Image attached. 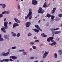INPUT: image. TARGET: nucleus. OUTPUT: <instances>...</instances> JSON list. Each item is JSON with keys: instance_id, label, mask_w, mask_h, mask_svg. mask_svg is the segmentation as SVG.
<instances>
[{"instance_id": "1", "label": "nucleus", "mask_w": 62, "mask_h": 62, "mask_svg": "<svg viewBox=\"0 0 62 62\" xmlns=\"http://www.w3.org/2000/svg\"><path fill=\"white\" fill-rule=\"evenodd\" d=\"M28 17H29V19L30 20H31L32 17V15L28 14L27 16H26L25 17V20H27L28 19Z\"/></svg>"}, {"instance_id": "2", "label": "nucleus", "mask_w": 62, "mask_h": 62, "mask_svg": "<svg viewBox=\"0 0 62 62\" xmlns=\"http://www.w3.org/2000/svg\"><path fill=\"white\" fill-rule=\"evenodd\" d=\"M45 12V11L44 10L42 11V9L41 7H40L39 8V9L38 10V13H43Z\"/></svg>"}, {"instance_id": "3", "label": "nucleus", "mask_w": 62, "mask_h": 62, "mask_svg": "<svg viewBox=\"0 0 62 62\" xmlns=\"http://www.w3.org/2000/svg\"><path fill=\"white\" fill-rule=\"evenodd\" d=\"M49 54V52L48 51H45V53L43 54V58L44 59L45 58L47 55H48V54Z\"/></svg>"}, {"instance_id": "4", "label": "nucleus", "mask_w": 62, "mask_h": 62, "mask_svg": "<svg viewBox=\"0 0 62 62\" xmlns=\"http://www.w3.org/2000/svg\"><path fill=\"white\" fill-rule=\"evenodd\" d=\"M32 5H37L38 4V1L36 0H33L32 1Z\"/></svg>"}, {"instance_id": "5", "label": "nucleus", "mask_w": 62, "mask_h": 62, "mask_svg": "<svg viewBox=\"0 0 62 62\" xmlns=\"http://www.w3.org/2000/svg\"><path fill=\"white\" fill-rule=\"evenodd\" d=\"M8 22H5L4 23V26H5L6 29H7L8 28Z\"/></svg>"}, {"instance_id": "6", "label": "nucleus", "mask_w": 62, "mask_h": 62, "mask_svg": "<svg viewBox=\"0 0 62 62\" xmlns=\"http://www.w3.org/2000/svg\"><path fill=\"white\" fill-rule=\"evenodd\" d=\"M31 24V23L30 22H26L25 24L26 27H29Z\"/></svg>"}, {"instance_id": "7", "label": "nucleus", "mask_w": 62, "mask_h": 62, "mask_svg": "<svg viewBox=\"0 0 62 62\" xmlns=\"http://www.w3.org/2000/svg\"><path fill=\"white\" fill-rule=\"evenodd\" d=\"M9 54V52H8L7 53H2L0 54V55L1 56H2V55H3V56H8Z\"/></svg>"}, {"instance_id": "8", "label": "nucleus", "mask_w": 62, "mask_h": 62, "mask_svg": "<svg viewBox=\"0 0 62 62\" xmlns=\"http://www.w3.org/2000/svg\"><path fill=\"white\" fill-rule=\"evenodd\" d=\"M14 20H15V22H16L17 23H20L21 22V21L19 20H18V19L16 18H14Z\"/></svg>"}, {"instance_id": "9", "label": "nucleus", "mask_w": 62, "mask_h": 62, "mask_svg": "<svg viewBox=\"0 0 62 62\" xmlns=\"http://www.w3.org/2000/svg\"><path fill=\"white\" fill-rule=\"evenodd\" d=\"M10 12V10H8L7 11H4V12H2V14H9Z\"/></svg>"}, {"instance_id": "10", "label": "nucleus", "mask_w": 62, "mask_h": 62, "mask_svg": "<svg viewBox=\"0 0 62 62\" xmlns=\"http://www.w3.org/2000/svg\"><path fill=\"white\" fill-rule=\"evenodd\" d=\"M4 37L6 39L8 40V39H9V36L8 35H7L5 34L4 36Z\"/></svg>"}, {"instance_id": "11", "label": "nucleus", "mask_w": 62, "mask_h": 62, "mask_svg": "<svg viewBox=\"0 0 62 62\" xmlns=\"http://www.w3.org/2000/svg\"><path fill=\"white\" fill-rule=\"evenodd\" d=\"M32 10V9L31 8H29V13L28 14L31 15H32V12L31 11Z\"/></svg>"}, {"instance_id": "12", "label": "nucleus", "mask_w": 62, "mask_h": 62, "mask_svg": "<svg viewBox=\"0 0 62 62\" xmlns=\"http://www.w3.org/2000/svg\"><path fill=\"white\" fill-rule=\"evenodd\" d=\"M10 58H12L13 59H15V60L16 59H17V57L16 56H10Z\"/></svg>"}, {"instance_id": "13", "label": "nucleus", "mask_w": 62, "mask_h": 62, "mask_svg": "<svg viewBox=\"0 0 62 62\" xmlns=\"http://www.w3.org/2000/svg\"><path fill=\"white\" fill-rule=\"evenodd\" d=\"M59 28H57L56 29H53V28H52L50 29L52 31V32L53 34L54 33V32H53V30H59Z\"/></svg>"}, {"instance_id": "14", "label": "nucleus", "mask_w": 62, "mask_h": 62, "mask_svg": "<svg viewBox=\"0 0 62 62\" xmlns=\"http://www.w3.org/2000/svg\"><path fill=\"white\" fill-rule=\"evenodd\" d=\"M19 25L18 23H14L13 25V28H14L15 27H16V26H18Z\"/></svg>"}, {"instance_id": "15", "label": "nucleus", "mask_w": 62, "mask_h": 62, "mask_svg": "<svg viewBox=\"0 0 62 62\" xmlns=\"http://www.w3.org/2000/svg\"><path fill=\"white\" fill-rule=\"evenodd\" d=\"M56 44V43L55 42L53 43L52 44H49V45H51V46H53V45H55Z\"/></svg>"}, {"instance_id": "16", "label": "nucleus", "mask_w": 62, "mask_h": 62, "mask_svg": "<svg viewBox=\"0 0 62 62\" xmlns=\"http://www.w3.org/2000/svg\"><path fill=\"white\" fill-rule=\"evenodd\" d=\"M2 34H0V41H4V39L2 38Z\"/></svg>"}, {"instance_id": "17", "label": "nucleus", "mask_w": 62, "mask_h": 62, "mask_svg": "<svg viewBox=\"0 0 62 62\" xmlns=\"http://www.w3.org/2000/svg\"><path fill=\"white\" fill-rule=\"evenodd\" d=\"M49 39L51 40V42H54V41L53 40L54 39V37H51L49 38Z\"/></svg>"}, {"instance_id": "18", "label": "nucleus", "mask_w": 62, "mask_h": 62, "mask_svg": "<svg viewBox=\"0 0 62 62\" xmlns=\"http://www.w3.org/2000/svg\"><path fill=\"white\" fill-rule=\"evenodd\" d=\"M61 33L60 31H56L54 32V33L55 34L57 35L58 34H59V33Z\"/></svg>"}, {"instance_id": "19", "label": "nucleus", "mask_w": 62, "mask_h": 62, "mask_svg": "<svg viewBox=\"0 0 62 62\" xmlns=\"http://www.w3.org/2000/svg\"><path fill=\"white\" fill-rule=\"evenodd\" d=\"M2 61L3 62H4L3 61H4L5 62H8L9 61V59H4Z\"/></svg>"}, {"instance_id": "20", "label": "nucleus", "mask_w": 62, "mask_h": 62, "mask_svg": "<svg viewBox=\"0 0 62 62\" xmlns=\"http://www.w3.org/2000/svg\"><path fill=\"white\" fill-rule=\"evenodd\" d=\"M58 52L60 55H61V54H62V51L61 50H59L58 51Z\"/></svg>"}, {"instance_id": "21", "label": "nucleus", "mask_w": 62, "mask_h": 62, "mask_svg": "<svg viewBox=\"0 0 62 62\" xmlns=\"http://www.w3.org/2000/svg\"><path fill=\"white\" fill-rule=\"evenodd\" d=\"M11 33L12 34L13 36V37H16V34L13 32H12Z\"/></svg>"}, {"instance_id": "22", "label": "nucleus", "mask_w": 62, "mask_h": 62, "mask_svg": "<svg viewBox=\"0 0 62 62\" xmlns=\"http://www.w3.org/2000/svg\"><path fill=\"white\" fill-rule=\"evenodd\" d=\"M41 36H42V37H47V35H45V34L44 33L41 34Z\"/></svg>"}, {"instance_id": "23", "label": "nucleus", "mask_w": 62, "mask_h": 62, "mask_svg": "<svg viewBox=\"0 0 62 62\" xmlns=\"http://www.w3.org/2000/svg\"><path fill=\"white\" fill-rule=\"evenodd\" d=\"M33 30H34V31H35L36 32H37V33H38L39 32V31L37 29H34Z\"/></svg>"}, {"instance_id": "24", "label": "nucleus", "mask_w": 62, "mask_h": 62, "mask_svg": "<svg viewBox=\"0 0 62 62\" xmlns=\"http://www.w3.org/2000/svg\"><path fill=\"white\" fill-rule=\"evenodd\" d=\"M43 7L44 8H46L47 7V3L46 2H45L44 3L43 5Z\"/></svg>"}, {"instance_id": "25", "label": "nucleus", "mask_w": 62, "mask_h": 62, "mask_svg": "<svg viewBox=\"0 0 62 62\" xmlns=\"http://www.w3.org/2000/svg\"><path fill=\"white\" fill-rule=\"evenodd\" d=\"M2 8H5L6 7V5L5 4H2Z\"/></svg>"}, {"instance_id": "26", "label": "nucleus", "mask_w": 62, "mask_h": 62, "mask_svg": "<svg viewBox=\"0 0 62 62\" xmlns=\"http://www.w3.org/2000/svg\"><path fill=\"white\" fill-rule=\"evenodd\" d=\"M5 27H2L1 28V31H3L4 30H5L6 29V28H5Z\"/></svg>"}, {"instance_id": "27", "label": "nucleus", "mask_w": 62, "mask_h": 62, "mask_svg": "<svg viewBox=\"0 0 62 62\" xmlns=\"http://www.w3.org/2000/svg\"><path fill=\"white\" fill-rule=\"evenodd\" d=\"M17 8L18 9H20V5L19 3H18L17 5Z\"/></svg>"}, {"instance_id": "28", "label": "nucleus", "mask_w": 62, "mask_h": 62, "mask_svg": "<svg viewBox=\"0 0 62 62\" xmlns=\"http://www.w3.org/2000/svg\"><path fill=\"white\" fill-rule=\"evenodd\" d=\"M35 27H36L37 29H39V26L38 25H35Z\"/></svg>"}, {"instance_id": "29", "label": "nucleus", "mask_w": 62, "mask_h": 62, "mask_svg": "<svg viewBox=\"0 0 62 62\" xmlns=\"http://www.w3.org/2000/svg\"><path fill=\"white\" fill-rule=\"evenodd\" d=\"M54 55V57L55 58H56L57 57V54L56 53H55Z\"/></svg>"}, {"instance_id": "30", "label": "nucleus", "mask_w": 62, "mask_h": 62, "mask_svg": "<svg viewBox=\"0 0 62 62\" xmlns=\"http://www.w3.org/2000/svg\"><path fill=\"white\" fill-rule=\"evenodd\" d=\"M17 37V38L19 37L20 36V33H18L16 35Z\"/></svg>"}, {"instance_id": "31", "label": "nucleus", "mask_w": 62, "mask_h": 62, "mask_svg": "<svg viewBox=\"0 0 62 62\" xmlns=\"http://www.w3.org/2000/svg\"><path fill=\"white\" fill-rule=\"evenodd\" d=\"M27 52H23V55H27Z\"/></svg>"}, {"instance_id": "32", "label": "nucleus", "mask_w": 62, "mask_h": 62, "mask_svg": "<svg viewBox=\"0 0 62 62\" xmlns=\"http://www.w3.org/2000/svg\"><path fill=\"white\" fill-rule=\"evenodd\" d=\"M46 16L47 17H48V18H49L51 17V15L48 14H47Z\"/></svg>"}, {"instance_id": "33", "label": "nucleus", "mask_w": 62, "mask_h": 62, "mask_svg": "<svg viewBox=\"0 0 62 62\" xmlns=\"http://www.w3.org/2000/svg\"><path fill=\"white\" fill-rule=\"evenodd\" d=\"M58 16L59 17H60V18H61L62 17V14H59Z\"/></svg>"}, {"instance_id": "34", "label": "nucleus", "mask_w": 62, "mask_h": 62, "mask_svg": "<svg viewBox=\"0 0 62 62\" xmlns=\"http://www.w3.org/2000/svg\"><path fill=\"white\" fill-rule=\"evenodd\" d=\"M28 36L30 37V36H31L32 35V34L30 33H28Z\"/></svg>"}, {"instance_id": "35", "label": "nucleus", "mask_w": 62, "mask_h": 62, "mask_svg": "<svg viewBox=\"0 0 62 62\" xmlns=\"http://www.w3.org/2000/svg\"><path fill=\"white\" fill-rule=\"evenodd\" d=\"M51 19H54V16H51Z\"/></svg>"}, {"instance_id": "36", "label": "nucleus", "mask_w": 62, "mask_h": 62, "mask_svg": "<svg viewBox=\"0 0 62 62\" xmlns=\"http://www.w3.org/2000/svg\"><path fill=\"white\" fill-rule=\"evenodd\" d=\"M34 44V42H31L30 43V45H33V44Z\"/></svg>"}, {"instance_id": "37", "label": "nucleus", "mask_w": 62, "mask_h": 62, "mask_svg": "<svg viewBox=\"0 0 62 62\" xmlns=\"http://www.w3.org/2000/svg\"><path fill=\"white\" fill-rule=\"evenodd\" d=\"M55 20L56 21H58V20H60V18L57 17L56 18Z\"/></svg>"}, {"instance_id": "38", "label": "nucleus", "mask_w": 62, "mask_h": 62, "mask_svg": "<svg viewBox=\"0 0 62 62\" xmlns=\"http://www.w3.org/2000/svg\"><path fill=\"white\" fill-rule=\"evenodd\" d=\"M12 49H16V47L15 46L12 47Z\"/></svg>"}, {"instance_id": "39", "label": "nucleus", "mask_w": 62, "mask_h": 62, "mask_svg": "<svg viewBox=\"0 0 62 62\" xmlns=\"http://www.w3.org/2000/svg\"><path fill=\"white\" fill-rule=\"evenodd\" d=\"M25 50L24 49H22L19 50V52H24Z\"/></svg>"}, {"instance_id": "40", "label": "nucleus", "mask_w": 62, "mask_h": 62, "mask_svg": "<svg viewBox=\"0 0 62 62\" xmlns=\"http://www.w3.org/2000/svg\"><path fill=\"white\" fill-rule=\"evenodd\" d=\"M56 39V40H57V41H59V39H60L58 37H57Z\"/></svg>"}, {"instance_id": "41", "label": "nucleus", "mask_w": 62, "mask_h": 62, "mask_svg": "<svg viewBox=\"0 0 62 62\" xmlns=\"http://www.w3.org/2000/svg\"><path fill=\"white\" fill-rule=\"evenodd\" d=\"M49 24H50L49 23H48L46 24V26H49Z\"/></svg>"}, {"instance_id": "42", "label": "nucleus", "mask_w": 62, "mask_h": 62, "mask_svg": "<svg viewBox=\"0 0 62 62\" xmlns=\"http://www.w3.org/2000/svg\"><path fill=\"white\" fill-rule=\"evenodd\" d=\"M47 41L48 42H50V38H48L47 39Z\"/></svg>"}, {"instance_id": "43", "label": "nucleus", "mask_w": 62, "mask_h": 62, "mask_svg": "<svg viewBox=\"0 0 62 62\" xmlns=\"http://www.w3.org/2000/svg\"><path fill=\"white\" fill-rule=\"evenodd\" d=\"M33 49H36V46H33Z\"/></svg>"}, {"instance_id": "44", "label": "nucleus", "mask_w": 62, "mask_h": 62, "mask_svg": "<svg viewBox=\"0 0 62 62\" xmlns=\"http://www.w3.org/2000/svg\"><path fill=\"white\" fill-rule=\"evenodd\" d=\"M35 42H39V40H35Z\"/></svg>"}, {"instance_id": "45", "label": "nucleus", "mask_w": 62, "mask_h": 62, "mask_svg": "<svg viewBox=\"0 0 62 62\" xmlns=\"http://www.w3.org/2000/svg\"><path fill=\"white\" fill-rule=\"evenodd\" d=\"M34 59V57H31L30 58V59Z\"/></svg>"}, {"instance_id": "46", "label": "nucleus", "mask_w": 62, "mask_h": 62, "mask_svg": "<svg viewBox=\"0 0 62 62\" xmlns=\"http://www.w3.org/2000/svg\"><path fill=\"white\" fill-rule=\"evenodd\" d=\"M3 17V15L2 14H0V18H2Z\"/></svg>"}, {"instance_id": "47", "label": "nucleus", "mask_w": 62, "mask_h": 62, "mask_svg": "<svg viewBox=\"0 0 62 62\" xmlns=\"http://www.w3.org/2000/svg\"><path fill=\"white\" fill-rule=\"evenodd\" d=\"M56 9V8H53V10H54V11H55V10Z\"/></svg>"}, {"instance_id": "48", "label": "nucleus", "mask_w": 62, "mask_h": 62, "mask_svg": "<svg viewBox=\"0 0 62 62\" xmlns=\"http://www.w3.org/2000/svg\"><path fill=\"white\" fill-rule=\"evenodd\" d=\"M55 12V11H54L53 10L52 11V13L53 14Z\"/></svg>"}, {"instance_id": "49", "label": "nucleus", "mask_w": 62, "mask_h": 62, "mask_svg": "<svg viewBox=\"0 0 62 62\" xmlns=\"http://www.w3.org/2000/svg\"><path fill=\"white\" fill-rule=\"evenodd\" d=\"M12 23L11 22H9V23H8V24L9 25H10Z\"/></svg>"}, {"instance_id": "50", "label": "nucleus", "mask_w": 62, "mask_h": 62, "mask_svg": "<svg viewBox=\"0 0 62 62\" xmlns=\"http://www.w3.org/2000/svg\"><path fill=\"white\" fill-rule=\"evenodd\" d=\"M42 46V44H41L39 45V46L40 48L41 47V46Z\"/></svg>"}, {"instance_id": "51", "label": "nucleus", "mask_w": 62, "mask_h": 62, "mask_svg": "<svg viewBox=\"0 0 62 62\" xmlns=\"http://www.w3.org/2000/svg\"><path fill=\"white\" fill-rule=\"evenodd\" d=\"M34 39H37V37L36 36H35L34 38Z\"/></svg>"}, {"instance_id": "52", "label": "nucleus", "mask_w": 62, "mask_h": 62, "mask_svg": "<svg viewBox=\"0 0 62 62\" xmlns=\"http://www.w3.org/2000/svg\"><path fill=\"white\" fill-rule=\"evenodd\" d=\"M9 60L10 61H13V60H12V59H9Z\"/></svg>"}, {"instance_id": "53", "label": "nucleus", "mask_w": 62, "mask_h": 62, "mask_svg": "<svg viewBox=\"0 0 62 62\" xmlns=\"http://www.w3.org/2000/svg\"><path fill=\"white\" fill-rule=\"evenodd\" d=\"M40 31H42V30L41 29H40L39 28V29H38Z\"/></svg>"}, {"instance_id": "54", "label": "nucleus", "mask_w": 62, "mask_h": 62, "mask_svg": "<svg viewBox=\"0 0 62 62\" xmlns=\"http://www.w3.org/2000/svg\"><path fill=\"white\" fill-rule=\"evenodd\" d=\"M10 48H9V49H8V52H10Z\"/></svg>"}, {"instance_id": "55", "label": "nucleus", "mask_w": 62, "mask_h": 62, "mask_svg": "<svg viewBox=\"0 0 62 62\" xmlns=\"http://www.w3.org/2000/svg\"><path fill=\"white\" fill-rule=\"evenodd\" d=\"M3 31L4 33H6V31L5 30H4Z\"/></svg>"}, {"instance_id": "56", "label": "nucleus", "mask_w": 62, "mask_h": 62, "mask_svg": "<svg viewBox=\"0 0 62 62\" xmlns=\"http://www.w3.org/2000/svg\"><path fill=\"white\" fill-rule=\"evenodd\" d=\"M2 4H0V6L2 7Z\"/></svg>"}, {"instance_id": "57", "label": "nucleus", "mask_w": 62, "mask_h": 62, "mask_svg": "<svg viewBox=\"0 0 62 62\" xmlns=\"http://www.w3.org/2000/svg\"><path fill=\"white\" fill-rule=\"evenodd\" d=\"M6 18H4V21H6Z\"/></svg>"}, {"instance_id": "58", "label": "nucleus", "mask_w": 62, "mask_h": 62, "mask_svg": "<svg viewBox=\"0 0 62 62\" xmlns=\"http://www.w3.org/2000/svg\"><path fill=\"white\" fill-rule=\"evenodd\" d=\"M40 22V20H39L38 22V23H39Z\"/></svg>"}, {"instance_id": "59", "label": "nucleus", "mask_w": 62, "mask_h": 62, "mask_svg": "<svg viewBox=\"0 0 62 62\" xmlns=\"http://www.w3.org/2000/svg\"><path fill=\"white\" fill-rule=\"evenodd\" d=\"M20 15V13H19V14H18V16H19V15Z\"/></svg>"}, {"instance_id": "60", "label": "nucleus", "mask_w": 62, "mask_h": 62, "mask_svg": "<svg viewBox=\"0 0 62 62\" xmlns=\"http://www.w3.org/2000/svg\"><path fill=\"white\" fill-rule=\"evenodd\" d=\"M31 50H32V48H30V51H31Z\"/></svg>"}, {"instance_id": "61", "label": "nucleus", "mask_w": 62, "mask_h": 62, "mask_svg": "<svg viewBox=\"0 0 62 62\" xmlns=\"http://www.w3.org/2000/svg\"><path fill=\"white\" fill-rule=\"evenodd\" d=\"M54 34H53V35L52 36L53 37H54Z\"/></svg>"}, {"instance_id": "62", "label": "nucleus", "mask_w": 62, "mask_h": 62, "mask_svg": "<svg viewBox=\"0 0 62 62\" xmlns=\"http://www.w3.org/2000/svg\"><path fill=\"white\" fill-rule=\"evenodd\" d=\"M43 21H45V19H43Z\"/></svg>"}, {"instance_id": "63", "label": "nucleus", "mask_w": 62, "mask_h": 62, "mask_svg": "<svg viewBox=\"0 0 62 62\" xmlns=\"http://www.w3.org/2000/svg\"><path fill=\"white\" fill-rule=\"evenodd\" d=\"M18 0H16V2H17V1H18Z\"/></svg>"}, {"instance_id": "64", "label": "nucleus", "mask_w": 62, "mask_h": 62, "mask_svg": "<svg viewBox=\"0 0 62 62\" xmlns=\"http://www.w3.org/2000/svg\"><path fill=\"white\" fill-rule=\"evenodd\" d=\"M60 11H61L62 12V9L61 10H60Z\"/></svg>"}]
</instances>
